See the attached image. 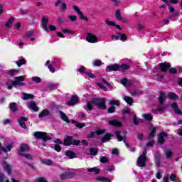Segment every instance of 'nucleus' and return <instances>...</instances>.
I'll return each instance as SVG.
<instances>
[{"label":"nucleus","mask_w":182,"mask_h":182,"mask_svg":"<svg viewBox=\"0 0 182 182\" xmlns=\"http://www.w3.org/2000/svg\"><path fill=\"white\" fill-rule=\"evenodd\" d=\"M133 122H134V124H139V123H140V121L139 119H137V116L136 115H134V117H133Z\"/></svg>","instance_id":"obj_60"},{"label":"nucleus","mask_w":182,"mask_h":182,"mask_svg":"<svg viewBox=\"0 0 182 182\" xmlns=\"http://www.w3.org/2000/svg\"><path fill=\"white\" fill-rule=\"evenodd\" d=\"M80 144V141L79 140H72V136H67L64 139V146H71L73 144L74 146H79Z\"/></svg>","instance_id":"obj_7"},{"label":"nucleus","mask_w":182,"mask_h":182,"mask_svg":"<svg viewBox=\"0 0 182 182\" xmlns=\"http://www.w3.org/2000/svg\"><path fill=\"white\" fill-rule=\"evenodd\" d=\"M72 177H75V173L71 171L65 172L60 175L61 180H68V178H72Z\"/></svg>","instance_id":"obj_10"},{"label":"nucleus","mask_w":182,"mask_h":182,"mask_svg":"<svg viewBox=\"0 0 182 182\" xmlns=\"http://www.w3.org/2000/svg\"><path fill=\"white\" fill-rule=\"evenodd\" d=\"M156 136V128H153L149 134V139H153Z\"/></svg>","instance_id":"obj_56"},{"label":"nucleus","mask_w":182,"mask_h":182,"mask_svg":"<svg viewBox=\"0 0 182 182\" xmlns=\"http://www.w3.org/2000/svg\"><path fill=\"white\" fill-rule=\"evenodd\" d=\"M23 82H25V76H18L14 77V80L11 81V82H6V85L7 86V89H9V90H11L13 87H17V86H25V83H23Z\"/></svg>","instance_id":"obj_2"},{"label":"nucleus","mask_w":182,"mask_h":182,"mask_svg":"<svg viewBox=\"0 0 182 182\" xmlns=\"http://www.w3.org/2000/svg\"><path fill=\"white\" fill-rule=\"evenodd\" d=\"M93 66H100L102 65V61L100 60H95L92 62Z\"/></svg>","instance_id":"obj_53"},{"label":"nucleus","mask_w":182,"mask_h":182,"mask_svg":"<svg viewBox=\"0 0 182 182\" xmlns=\"http://www.w3.org/2000/svg\"><path fill=\"white\" fill-rule=\"evenodd\" d=\"M168 97L172 99L173 100H177L178 99V95H176L174 92H168Z\"/></svg>","instance_id":"obj_34"},{"label":"nucleus","mask_w":182,"mask_h":182,"mask_svg":"<svg viewBox=\"0 0 182 182\" xmlns=\"http://www.w3.org/2000/svg\"><path fill=\"white\" fill-rule=\"evenodd\" d=\"M60 116L62 120H64V122H66V123H69V119H68V117L66 114H65V113H63V112L60 111Z\"/></svg>","instance_id":"obj_39"},{"label":"nucleus","mask_w":182,"mask_h":182,"mask_svg":"<svg viewBox=\"0 0 182 182\" xmlns=\"http://www.w3.org/2000/svg\"><path fill=\"white\" fill-rule=\"evenodd\" d=\"M123 100H124V102H126L127 105H129V106H132L133 105V98L129 96L123 97Z\"/></svg>","instance_id":"obj_29"},{"label":"nucleus","mask_w":182,"mask_h":182,"mask_svg":"<svg viewBox=\"0 0 182 182\" xmlns=\"http://www.w3.org/2000/svg\"><path fill=\"white\" fill-rule=\"evenodd\" d=\"M4 180H5V175L0 172V182H4Z\"/></svg>","instance_id":"obj_64"},{"label":"nucleus","mask_w":182,"mask_h":182,"mask_svg":"<svg viewBox=\"0 0 182 182\" xmlns=\"http://www.w3.org/2000/svg\"><path fill=\"white\" fill-rule=\"evenodd\" d=\"M87 171H89V173H92L94 171L95 174H99V173H100V169L92 168H88Z\"/></svg>","instance_id":"obj_47"},{"label":"nucleus","mask_w":182,"mask_h":182,"mask_svg":"<svg viewBox=\"0 0 182 182\" xmlns=\"http://www.w3.org/2000/svg\"><path fill=\"white\" fill-rule=\"evenodd\" d=\"M48 22H49V17L48 16H43L41 18V26L46 32H49V29L48 28Z\"/></svg>","instance_id":"obj_8"},{"label":"nucleus","mask_w":182,"mask_h":182,"mask_svg":"<svg viewBox=\"0 0 182 182\" xmlns=\"http://www.w3.org/2000/svg\"><path fill=\"white\" fill-rule=\"evenodd\" d=\"M18 73H19L18 70H10L7 71V75H9L10 77H14V76H15V75H18Z\"/></svg>","instance_id":"obj_32"},{"label":"nucleus","mask_w":182,"mask_h":182,"mask_svg":"<svg viewBox=\"0 0 182 182\" xmlns=\"http://www.w3.org/2000/svg\"><path fill=\"white\" fill-rule=\"evenodd\" d=\"M54 150H55V151H58V153H59L62 150V148H60V145L55 144L54 145Z\"/></svg>","instance_id":"obj_58"},{"label":"nucleus","mask_w":182,"mask_h":182,"mask_svg":"<svg viewBox=\"0 0 182 182\" xmlns=\"http://www.w3.org/2000/svg\"><path fill=\"white\" fill-rule=\"evenodd\" d=\"M20 156H22L23 157H24L23 159V163H26V159L32 160V159H33V156L29 154H23V155H20Z\"/></svg>","instance_id":"obj_30"},{"label":"nucleus","mask_w":182,"mask_h":182,"mask_svg":"<svg viewBox=\"0 0 182 182\" xmlns=\"http://www.w3.org/2000/svg\"><path fill=\"white\" fill-rule=\"evenodd\" d=\"M85 75H87V76L90 77V79H95V77H96V76H95V74L92 73L91 72H86Z\"/></svg>","instance_id":"obj_55"},{"label":"nucleus","mask_w":182,"mask_h":182,"mask_svg":"<svg viewBox=\"0 0 182 182\" xmlns=\"http://www.w3.org/2000/svg\"><path fill=\"white\" fill-rule=\"evenodd\" d=\"M42 164H44L45 166H53V161L50 159H44L42 161Z\"/></svg>","instance_id":"obj_37"},{"label":"nucleus","mask_w":182,"mask_h":182,"mask_svg":"<svg viewBox=\"0 0 182 182\" xmlns=\"http://www.w3.org/2000/svg\"><path fill=\"white\" fill-rule=\"evenodd\" d=\"M96 180L97 181H103V182H112L110 181V179H109V178H105L102 176H98Z\"/></svg>","instance_id":"obj_41"},{"label":"nucleus","mask_w":182,"mask_h":182,"mask_svg":"<svg viewBox=\"0 0 182 182\" xmlns=\"http://www.w3.org/2000/svg\"><path fill=\"white\" fill-rule=\"evenodd\" d=\"M97 149L96 148H90V156H96L97 154Z\"/></svg>","instance_id":"obj_44"},{"label":"nucleus","mask_w":182,"mask_h":182,"mask_svg":"<svg viewBox=\"0 0 182 182\" xmlns=\"http://www.w3.org/2000/svg\"><path fill=\"white\" fill-rule=\"evenodd\" d=\"M116 136L118 139V141H122L125 137H126V134L125 133H120L119 132H116Z\"/></svg>","instance_id":"obj_31"},{"label":"nucleus","mask_w":182,"mask_h":182,"mask_svg":"<svg viewBox=\"0 0 182 182\" xmlns=\"http://www.w3.org/2000/svg\"><path fill=\"white\" fill-rule=\"evenodd\" d=\"M109 105H111V107L108 108V113H114L116 107H114L113 105L119 106V105H120V102L119 101L112 100L109 101Z\"/></svg>","instance_id":"obj_9"},{"label":"nucleus","mask_w":182,"mask_h":182,"mask_svg":"<svg viewBox=\"0 0 182 182\" xmlns=\"http://www.w3.org/2000/svg\"><path fill=\"white\" fill-rule=\"evenodd\" d=\"M12 23H14V17H11L8 21L6 23V28H11L12 26Z\"/></svg>","instance_id":"obj_43"},{"label":"nucleus","mask_w":182,"mask_h":182,"mask_svg":"<svg viewBox=\"0 0 182 182\" xmlns=\"http://www.w3.org/2000/svg\"><path fill=\"white\" fill-rule=\"evenodd\" d=\"M100 160L101 163H107V161H109V159L105 156H101Z\"/></svg>","instance_id":"obj_61"},{"label":"nucleus","mask_w":182,"mask_h":182,"mask_svg":"<svg viewBox=\"0 0 182 182\" xmlns=\"http://www.w3.org/2000/svg\"><path fill=\"white\" fill-rule=\"evenodd\" d=\"M121 83L123 85V86H125V87H127L132 85V82L126 78L122 79L121 80Z\"/></svg>","instance_id":"obj_33"},{"label":"nucleus","mask_w":182,"mask_h":182,"mask_svg":"<svg viewBox=\"0 0 182 182\" xmlns=\"http://www.w3.org/2000/svg\"><path fill=\"white\" fill-rule=\"evenodd\" d=\"M172 109L176 113V114H181V110L178 109V106L177 105V102H173L172 104Z\"/></svg>","instance_id":"obj_25"},{"label":"nucleus","mask_w":182,"mask_h":182,"mask_svg":"<svg viewBox=\"0 0 182 182\" xmlns=\"http://www.w3.org/2000/svg\"><path fill=\"white\" fill-rule=\"evenodd\" d=\"M105 133V131L103 130H97L94 132H92L90 135H88L87 137L90 139H96L97 136H100V134H103Z\"/></svg>","instance_id":"obj_15"},{"label":"nucleus","mask_w":182,"mask_h":182,"mask_svg":"<svg viewBox=\"0 0 182 182\" xmlns=\"http://www.w3.org/2000/svg\"><path fill=\"white\" fill-rule=\"evenodd\" d=\"M3 167L8 174H11V170H12L11 165H9L7 162H4Z\"/></svg>","instance_id":"obj_27"},{"label":"nucleus","mask_w":182,"mask_h":182,"mask_svg":"<svg viewBox=\"0 0 182 182\" xmlns=\"http://www.w3.org/2000/svg\"><path fill=\"white\" fill-rule=\"evenodd\" d=\"M68 18L71 22H76L77 21V16L75 15L68 16Z\"/></svg>","instance_id":"obj_49"},{"label":"nucleus","mask_w":182,"mask_h":182,"mask_svg":"<svg viewBox=\"0 0 182 182\" xmlns=\"http://www.w3.org/2000/svg\"><path fill=\"white\" fill-rule=\"evenodd\" d=\"M167 139V134L166 133H161L158 138V141L160 143V144H163L164 143V140Z\"/></svg>","instance_id":"obj_22"},{"label":"nucleus","mask_w":182,"mask_h":182,"mask_svg":"<svg viewBox=\"0 0 182 182\" xmlns=\"http://www.w3.org/2000/svg\"><path fill=\"white\" fill-rule=\"evenodd\" d=\"M105 23L107 25H109V26H115V28H117V29H119V31L122 30V27H120L119 25L116 24L114 21H110L109 18L106 19Z\"/></svg>","instance_id":"obj_20"},{"label":"nucleus","mask_w":182,"mask_h":182,"mask_svg":"<svg viewBox=\"0 0 182 182\" xmlns=\"http://www.w3.org/2000/svg\"><path fill=\"white\" fill-rule=\"evenodd\" d=\"M9 107L11 111L16 112L18 110V105L15 102H12L9 105Z\"/></svg>","instance_id":"obj_40"},{"label":"nucleus","mask_w":182,"mask_h":182,"mask_svg":"<svg viewBox=\"0 0 182 182\" xmlns=\"http://www.w3.org/2000/svg\"><path fill=\"white\" fill-rule=\"evenodd\" d=\"M97 86H98V87H100L101 90H105V91L107 90V87H106L105 85H103V84L100 82H97Z\"/></svg>","instance_id":"obj_52"},{"label":"nucleus","mask_w":182,"mask_h":182,"mask_svg":"<svg viewBox=\"0 0 182 182\" xmlns=\"http://www.w3.org/2000/svg\"><path fill=\"white\" fill-rule=\"evenodd\" d=\"M77 103H79L77 96L73 95L71 96L70 100L67 102V105L68 106H75V105H77Z\"/></svg>","instance_id":"obj_13"},{"label":"nucleus","mask_w":182,"mask_h":182,"mask_svg":"<svg viewBox=\"0 0 182 182\" xmlns=\"http://www.w3.org/2000/svg\"><path fill=\"white\" fill-rule=\"evenodd\" d=\"M16 65L18 66V67H21L22 66V65H25V63H26V60H25L24 58H22L20 60L19 62H16Z\"/></svg>","instance_id":"obj_51"},{"label":"nucleus","mask_w":182,"mask_h":182,"mask_svg":"<svg viewBox=\"0 0 182 182\" xmlns=\"http://www.w3.org/2000/svg\"><path fill=\"white\" fill-rule=\"evenodd\" d=\"M109 124L111 126H115L116 127H122V123L116 119H109L108 120Z\"/></svg>","instance_id":"obj_17"},{"label":"nucleus","mask_w":182,"mask_h":182,"mask_svg":"<svg viewBox=\"0 0 182 182\" xmlns=\"http://www.w3.org/2000/svg\"><path fill=\"white\" fill-rule=\"evenodd\" d=\"M146 154H147V151H144L138 158L136 163L138 167H144V166H146V163H147V158L146 157Z\"/></svg>","instance_id":"obj_5"},{"label":"nucleus","mask_w":182,"mask_h":182,"mask_svg":"<svg viewBox=\"0 0 182 182\" xmlns=\"http://www.w3.org/2000/svg\"><path fill=\"white\" fill-rule=\"evenodd\" d=\"M110 137H112V135L109 134H106L102 139V143H106V141H109L110 140Z\"/></svg>","instance_id":"obj_45"},{"label":"nucleus","mask_w":182,"mask_h":182,"mask_svg":"<svg viewBox=\"0 0 182 182\" xmlns=\"http://www.w3.org/2000/svg\"><path fill=\"white\" fill-rule=\"evenodd\" d=\"M65 155L67 157H69V159H75V157H76V154L72 151H67Z\"/></svg>","instance_id":"obj_35"},{"label":"nucleus","mask_w":182,"mask_h":182,"mask_svg":"<svg viewBox=\"0 0 182 182\" xmlns=\"http://www.w3.org/2000/svg\"><path fill=\"white\" fill-rule=\"evenodd\" d=\"M115 18L117 21H122V22H126L125 18L122 16V11L120 10H117L115 12Z\"/></svg>","instance_id":"obj_19"},{"label":"nucleus","mask_w":182,"mask_h":182,"mask_svg":"<svg viewBox=\"0 0 182 182\" xmlns=\"http://www.w3.org/2000/svg\"><path fill=\"white\" fill-rule=\"evenodd\" d=\"M29 151V146L26 144H22L18 151L19 156H23L24 153Z\"/></svg>","instance_id":"obj_12"},{"label":"nucleus","mask_w":182,"mask_h":182,"mask_svg":"<svg viewBox=\"0 0 182 182\" xmlns=\"http://www.w3.org/2000/svg\"><path fill=\"white\" fill-rule=\"evenodd\" d=\"M31 80L36 83H41L42 82V79L39 77H32Z\"/></svg>","instance_id":"obj_50"},{"label":"nucleus","mask_w":182,"mask_h":182,"mask_svg":"<svg viewBox=\"0 0 182 182\" xmlns=\"http://www.w3.org/2000/svg\"><path fill=\"white\" fill-rule=\"evenodd\" d=\"M120 69V65L117 64H114L111 65L107 67V72H112V71H116V70H119Z\"/></svg>","instance_id":"obj_16"},{"label":"nucleus","mask_w":182,"mask_h":182,"mask_svg":"<svg viewBox=\"0 0 182 182\" xmlns=\"http://www.w3.org/2000/svg\"><path fill=\"white\" fill-rule=\"evenodd\" d=\"M97 106L98 109H106V101L103 98L95 99L92 102H87L86 105V109L87 110H92L93 106Z\"/></svg>","instance_id":"obj_1"},{"label":"nucleus","mask_w":182,"mask_h":182,"mask_svg":"<svg viewBox=\"0 0 182 182\" xmlns=\"http://www.w3.org/2000/svg\"><path fill=\"white\" fill-rule=\"evenodd\" d=\"M45 65L47 66L48 69H49L51 73H55V68H53V65L50 64V60H47Z\"/></svg>","instance_id":"obj_26"},{"label":"nucleus","mask_w":182,"mask_h":182,"mask_svg":"<svg viewBox=\"0 0 182 182\" xmlns=\"http://www.w3.org/2000/svg\"><path fill=\"white\" fill-rule=\"evenodd\" d=\"M85 41L89 43H97L99 42V38L92 33H87Z\"/></svg>","instance_id":"obj_6"},{"label":"nucleus","mask_w":182,"mask_h":182,"mask_svg":"<svg viewBox=\"0 0 182 182\" xmlns=\"http://www.w3.org/2000/svg\"><path fill=\"white\" fill-rule=\"evenodd\" d=\"M119 39L122 42H125V41H127V36H126V34H122L121 36H119Z\"/></svg>","instance_id":"obj_59"},{"label":"nucleus","mask_w":182,"mask_h":182,"mask_svg":"<svg viewBox=\"0 0 182 182\" xmlns=\"http://www.w3.org/2000/svg\"><path fill=\"white\" fill-rule=\"evenodd\" d=\"M142 117L146 122H151L153 120V115L151 114H143Z\"/></svg>","instance_id":"obj_28"},{"label":"nucleus","mask_w":182,"mask_h":182,"mask_svg":"<svg viewBox=\"0 0 182 182\" xmlns=\"http://www.w3.org/2000/svg\"><path fill=\"white\" fill-rule=\"evenodd\" d=\"M159 105H163V103L166 102V95L164 94V92H159Z\"/></svg>","instance_id":"obj_24"},{"label":"nucleus","mask_w":182,"mask_h":182,"mask_svg":"<svg viewBox=\"0 0 182 182\" xmlns=\"http://www.w3.org/2000/svg\"><path fill=\"white\" fill-rule=\"evenodd\" d=\"M127 69H130V66L127 64H122L119 65V70H127Z\"/></svg>","instance_id":"obj_46"},{"label":"nucleus","mask_w":182,"mask_h":182,"mask_svg":"<svg viewBox=\"0 0 182 182\" xmlns=\"http://www.w3.org/2000/svg\"><path fill=\"white\" fill-rule=\"evenodd\" d=\"M166 159H171L173 157V152L170 149H166L165 151Z\"/></svg>","instance_id":"obj_48"},{"label":"nucleus","mask_w":182,"mask_h":182,"mask_svg":"<svg viewBox=\"0 0 182 182\" xmlns=\"http://www.w3.org/2000/svg\"><path fill=\"white\" fill-rule=\"evenodd\" d=\"M53 135L52 134H47L46 132H36L34 133V137L36 139H42L44 141H48V140H52V137Z\"/></svg>","instance_id":"obj_4"},{"label":"nucleus","mask_w":182,"mask_h":182,"mask_svg":"<svg viewBox=\"0 0 182 182\" xmlns=\"http://www.w3.org/2000/svg\"><path fill=\"white\" fill-rule=\"evenodd\" d=\"M63 33H70V35H76V33L72 30H69L67 28H62Z\"/></svg>","instance_id":"obj_42"},{"label":"nucleus","mask_w":182,"mask_h":182,"mask_svg":"<svg viewBox=\"0 0 182 182\" xmlns=\"http://www.w3.org/2000/svg\"><path fill=\"white\" fill-rule=\"evenodd\" d=\"M55 6H60L61 12H65L68 9V6L65 2H63L62 0H57L55 2Z\"/></svg>","instance_id":"obj_11"},{"label":"nucleus","mask_w":182,"mask_h":182,"mask_svg":"<svg viewBox=\"0 0 182 182\" xmlns=\"http://www.w3.org/2000/svg\"><path fill=\"white\" fill-rule=\"evenodd\" d=\"M47 87L48 89H58V87H59V85L58 83L50 82L48 84Z\"/></svg>","instance_id":"obj_38"},{"label":"nucleus","mask_w":182,"mask_h":182,"mask_svg":"<svg viewBox=\"0 0 182 182\" xmlns=\"http://www.w3.org/2000/svg\"><path fill=\"white\" fill-rule=\"evenodd\" d=\"M162 2H164L165 4H167L168 9L169 11V14H173L171 18H174L175 16H178V13L176 12V9L174 7L171 6V4H178V1L177 0H162Z\"/></svg>","instance_id":"obj_3"},{"label":"nucleus","mask_w":182,"mask_h":182,"mask_svg":"<svg viewBox=\"0 0 182 182\" xmlns=\"http://www.w3.org/2000/svg\"><path fill=\"white\" fill-rule=\"evenodd\" d=\"M27 107L32 112H38L39 111V107L38 106H36V102H30L28 104H27Z\"/></svg>","instance_id":"obj_14"},{"label":"nucleus","mask_w":182,"mask_h":182,"mask_svg":"<svg viewBox=\"0 0 182 182\" xmlns=\"http://www.w3.org/2000/svg\"><path fill=\"white\" fill-rule=\"evenodd\" d=\"M50 114V112L48 109H43L41 112H40L38 117L39 119H42L43 117H46V116H49Z\"/></svg>","instance_id":"obj_23"},{"label":"nucleus","mask_w":182,"mask_h":182,"mask_svg":"<svg viewBox=\"0 0 182 182\" xmlns=\"http://www.w3.org/2000/svg\"><path fill=\"white\" fill-rule=\"evenodd\" d=\"M18 122L21 127H22L23 129H28V127L25 124V122H28V118H26L25 117H22L18 119Z\"/></svg>","instance_id":"obj_18"},{"label":"nucleus","mask_w":182,"mask_h":182,"mask_svg":"<svg viewBox=\"0 0 182 182\" xmlns=\"http://www.w3.org/2000/svg\"><path fill=\"white\" fill-rule=\"evenodd\" d=\"M54 143L55 144H58V146H60V144H62V140H60V139H56L55 141H54Z\"/></svg>","instance_id":"obj_63"},{"label":"nucleus","mask_w":182,"mask_h":182,"mask_svg":"<svg viewBox=\"0 0 182 182\" xmlns=\"http://www.w3.org/2000/svg\"><path fill=\"white\" fill-rule=\"evenodd\" d=\"M160 156H156V165L157 167H160Z\"/></svg>","instance_id":"obj_62"},{"label":"nucleus","mask_w":182,"mask_h":182,"mask_svg":"<svg viewBox=\"0 0 182 182\" xmlns=\"http://www.w3.org/2000/svg\"><path fill=\"white\" fill-rule=\"evenodd\" d=\"M79 16H80V19H83L84 21H89V18H87V17L85 16V15H83V13L81 11L79 13Z\"/></svg>","instance_id":"obj_54"},{"label":"nucleus","mask_w":182,"mask_h":182,"mask_svg":"<svg viewBox=\"0 0 182 182\" xmlns=\"http://www.w3.org/2000/svg\"><path fill=\"white\" fill-rule=\"evenodd\" d=\"M111 39L112 41H119V39H120V34H118L117 36H114V35L111 36Z\"/></svg>","instance_id":"obj_57"},{"label":"nucleus","mask_w":182,"mask_h":182,"mask_svg":"<svg viewBox=\"0 0 182 182\" xmlns=\"http://www.w3.org/2000/svg\"><path fill=\"white\" fill-rule=\"evenodd\" d=\"M34 96L32 94L23 93V99L24 100H29L30 99H33Z\"/></svg>","instance_id":"obj_36"},{"label":"nucleus","mask_w":182,"mask_h":182,"mask_svg":"<svg viewBox=\"0 0 182 182\" xmlns=\"http://www.w3.org/2000/svg\"><path fill=\"white\" fill-rule=\"evenodd\" d=\"M170 66H171L170 63H161L160 68H161V72H167V70H168Z\"/></svg>","instance_id":"obj_21"}]
</instances>
